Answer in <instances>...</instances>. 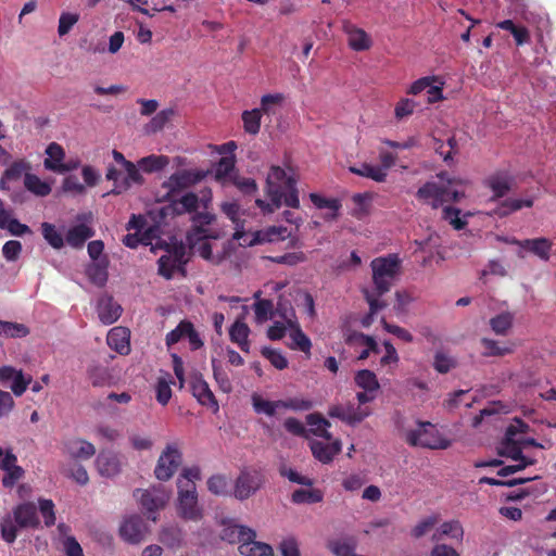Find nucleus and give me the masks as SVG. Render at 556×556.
I'll use <instances>...</instances> for the list:
<instances>
[{
  "instance_id": "1",
  "label": "nucleus",
  "mask_w": 556,
  "mask_h": 556,
  "mask_svg": "<svg viewBox=\"0 0 556 556\" xmlns=\"http://www.w3.org/2000/svg\"><path fill=\"white\" fill-rule=\"evenodd\" d=\"M266 194L269 202L257 199L255 204L264 213H273L282 205L298 208L300 206L296 179L289 176L282 167L271 165L266 179Z\"/></svg>"
},
{
  "instance_id": "2",
  "label": "nucleus",
  "mask_w": 556,
  "mask_h": 556,
  "mask_svg": "<svg viewBox=\"0 0 556 556\" xmlns=\"http://www.w3.org/2000/svg\"><path fill=\"white\" fill-rule=\"evenodd\" d=\"M438 177L442 182L428 181L418 188L416 198L429 204L432 208H439L445 203L459 202L464 197L463 191H456L451 186L462 184L460 179L450 178L446 173H441Z\"/></svg>"
},
{
  "instance_id": "3",
  "label": "nucleus",
  "mask_w": 556,
  "mask_h": 556,
  "mask_svg": "<svg viewBox=\"0 0 556 556\" xmlns=\"http://www.w3.org/2000/svg\"><path fill=\"white\" fill-rule=\"evenodd\" d=\"M401 261L397 254L379 256L371 261L374 291L372 294L382 296L389 292L391 286L399 275Z\"/></svg>"
},
{
  "instance_id": "4",
  "label": "nucleus",
  "mask_w": 556,
  "mask_h": 556,
  "mask_svg": "<svg viewBox=\"0 0 556 556\" xmlns=\"http://www.w3.org/2000/svg\"><path fill=\"white\" fill-rule=\"evenodd\" d=\"M409 446L429 450H446L451 442L443 438L430 421H417V428L404 431Z\"/></svg>"
},
{
  "instance_id": "5",
  "label": "nucleus",
  "mask_w": 556,
  "mask_h": 556,
  "mask_svg": "<svg viewBox=\"0 0 556 556\" xmlns=\"http://www.w3.org/2000/svg\"><path fill=\"white\" fill-rule=\"evenodd\" d=\"M178 486V513L185 520L200 521L203 518V509L198 503L195 483L177 481Z\"/></svg>"
},
{
  "instance_id": "6",
  "label": "nucleus",
  "mask_w": 556,
  "mask_h": 556,
  "mask_svg": "<svg viewBox=\"0 0 556 556\" xmlns=\"http://www.w3.org/2000/svg\"><path fill=\"white\" fill-rule=\"evenodd\" d=\"M206 177V173L198 169H182L170 175L163 181L162 188L165 189L164 198L172 200L178 197L186 189L197 185Z\"/></svg>"
},
{
  "instance_id": "7",
  "label": "nucleus",
  "mask_w": 556,
  "mask_h": 556,
  "mask_svg": "<svg viewBox=\"0 0 556 556\" xmlns=\"http://www.w3.org/2000/svg\"><path fill=\"white\" fill-rule=\"evenodd\" d=\"M265 481L266 478L260 469H243L235 480L232 495L239 501L249 500Z\"/></svg>"
},
{
  "instance_id": "8",
  "label": "nucleus",
  "mask_w": 556,
  "mask_h": 556,
  "mask_svg": "<svg viewBox=\"0 0 556 556\" xmlns=\"http://www.w3.org/2000/svg\"><path fill=\"white\" fill-rule=\"evenodd\" d=\"M182 463V453L175 443L166 445L154 468L156 479L168 481Z\"/></svg>"
},
{
  "instance_id": "9",
  "label": "nucleus",
  "mask_w": 556,
  "mask_h": 556,
  "mask_svg": "<svg viewBox=\"0 0 556 556\" xmlns=\"http://www.w3.org/2000/svg\"><path fill=\"white\" fill-rule=\"evenodd\" d=\"M186 339L192 351L203 348L204 341L194 328V325L187 319L181 320L174 330H169L165 336V344L170 346Z\"/></svg>"
},
{
  "instance_id": "10",
  "label": "nucleus",
  "mask_w": 556,
  "mask_h": 556,
  "mask_svg": "<svg viewBox=\"0 0 556 556\" xmlns=\"http://www.w3.org/2000/svg\"><path fill=\"white\" fill-rule=\"evenodd\" d=\"M208 202L210 200H203L202 204L204 211H195L191 216L192 227L187 233V242L190 245H194L198 240H204V238L211 237L206 226L215 220V215L207 211Z\"/></svg>"
},
{
  "instance_id": "11",
  "label": "nucleus",
  "mask_w": 556,
  "mask_h": 556,
  "mask_svg": "<svg viewBox=\"0 0 556 556\" xmlns=\"http://www.w3.org/2000/svg\"><path fill=\"white\" fill-rule=\"evenodd\" d=\"M290 232L286 227H271L266 231H256L250 235V239L244 233L243 230L237 229L233 233V239L237 241H241V245L253 247L255 244H262L265 242H274L276 240H285Z\"/></svg>"
},
{
  "instance_id": "12",
  "label": "nucleus",
  "mask_w": 556,
  "mask_h": 556,
  "mask_svg": "<svg viewBox=\"0 0 556 556\" xmlns=\"http://www.w3.org/2000/svg\"><path fill=\"white\" fill-rule=\"evenodd\" d=\"M148 532V525L140 515H131L119 527V535L129 544L141 543Z\"/></svg>"
},
{
  "instance_id": "13",
  "label": "nucleus",
  "mask_w": 556,
  "mask_h": 556,
  "mask_svg": "<svg viewBox=\"0 0 556 556\" xmlns=\"http://www.w3.org/2000/svg\"><path fill=\"white\" fill-rule=\"evenodd\" d=\"M139 496V503H141L142 509H144L147 513H149L148 518L152 521H156L155 515H152V513L161 509L164 507L165 503L167 502V495L164 490L162 489H152V490H136L135 495Z\"/></svg>"
},
{
  "instance_id": "14",
  "label": "nucleus",
  "mask_w": 556,
  "mask_h": 556,
  "mask_svg": "<svg viewBox=\"0 0 556 556\" xmlns=\"http://www.w3.org/2000/svg\"><path fill=\"white\" fill-rule=\"evenodd\" d=\"M243 544L239 545V552L245 556H273L269 544L256 542V532L253 529H244L242 532Z\"/></svg>"
},
{
  "instance_id": "15",
  "label": "nucleus",
  "mask_w": 556,
  "mask_h": 556,
  "mask_svg": "<svg viewBox=\"0 0 556 556\" xmlns=\"http://www.w3.org/2000/svg\"><path fill=\"white\" fill-rule=\"evenodd\" d=\"M14 522L20 528L37 529L40 520L37 515V507L31 502L18 504L13 509Z\"/></svg>"
},
{
  "instance_id": "16",
  "label": "nucleus",
  "mask_w": 556,
  "mask_h": 556,
  "mask_svg": "<svg viewBox=\"0 0 556 556\" xmlns=\"http://www.w3.org/2000/svg\"><path fill=\"white\" fill-rule=\"evenodd\" d=\"M16 463L17 457L11 451H7L4 457L0 459V469L5 471L2 479L5 488H12L25 475L23 467Z\"/></svg>"
},
{
  "instance_id": "17",
  "label": "nucleus",
  "mask_w": 556,
  "mask_h": 556,
  "mask_svg": "<svg viewBox=\"0 0 556 556\" xmlns=\"http://www.w3.org/2000/svg\"><path fill=\"white\" fill-rule=\"evenodd\" d=\"M98 318L105 325H111L118 320L122 314V306L112 295L103 294L98 299Z\"/></svg>"
},
{
  "instance_id": "18",
  "label": "nucleus",
  "mask_w": 556,
  "mask_h": 556,
  "mask_svg": "<svg viewBox=\"0 0 556 556\" xmlns=\"http://www.w3.org/2000/svg\"><path fill=\"white\" fill-rule=\"evenodd\" d=\"M48 157L45 160L43 164L48 170L65 174L72 170L74 166L63 163V159L65 156V152L61 146L56 142H51L46 151Z\"/></svg>"
},
{
  "instance_id": "19",
  "label": "nucleus",
  "mask_w": 556,
  "mask_h": 556,
  "mask_svg": "<svg viewBox=\"0 0 556 556\" xmlns=\"http://www.w3.org/2000/svg\"><path fill=\"white\" fill-rule=\"evenodd\" d=\"M191 391L201 405L211 407L214 412L218 410L217 400L202 376H194L192 378Z\"/></svg>"
},
{
  "instance_id": "20",
  "label": "nucleus",
  "mask_w": 556,
  "mask_h": 556,
  "mask_svg": "<svg viewBox=\"0 0 556 556\" xmlns=\"http://www.w3.org/2000/svg\"><path fill=\"white\" fill-rule=\"evenodd\" d=\"M130 332L128 328L123 326L114 327L106 337L109 346L115 350L119 355H128L130 351Z\"/></svg>"
},
{
  "instance_id": "21",
  "label": "nucleus",
  "mask_w": 556,
  "mask_h": 556,
  "mask_svg": "<svg viewBox=\"0 0 556 556\" xmlns=\"http://www.w3.org/2000/svg\"><path fill=\"white\" fill-rule=\"evenodd\" d=\"M96 467L102 477H114L121 472V462L118 456L112 452L102 451L96 458Z\"/></svg>"
},
{
  "instance_id": "22",
  "label": "nucleus",
  "mask_w": 556,
  "mask_h": 556,
  "mask_svg": "<svg viewBox=\"0 0 556 556\" xmlns=\"http://www.w3.org/2000/svg\"><path fill=\"white\" fill-rule=\"evenodd\" d=\"M485 186L493 191L491 201H496L508 194L511 190L513 178L503 173H496L485 179Z\"/></svg>"
},
{
  "instance_id": "23",
  "label": "nucleus",
  "mask_w": 556,
  "mask_h": 556,
  "mask_svg": "<svg viewBox=\"0 0 556 556\" xmlns=\"http://www.w3.org/2000/svg\"><path fill=\"white\" fill-rule=\"evenodd\" d=\"M328 414L331 417L346 421L349 425H356V422H361L368 415V412L354 407V405H337L330 407Z\"/></svg>"
},
{
  "instance_id": "24",
  "label": "nucleus",
  "mask_w": 556,
  "mask_h": 556,
  "mask_svg": "<svg viewBox=\"0 0 556 556\" xmlns=\"http://www.w3.org/2000/svg\"><path fill=\"white\" fill-rule=\"evenodd\" d=\"M94 233L96 232L91 227L85 224H78L67 230L65 241L70 247L74 249H81L86 241L93 237Z\"/></svg>"
},
{
  "instance_id": "25",
  "label": "nucleus",
  "mask_w": 556,
  "mask_h": 556,
  "mask_svg": "<svg viewBox=\"0 0 556 556\" xmlns=\"http://www.w3.org/2000/svg\"><path fill=\"white\" fill-rule=\"evenodd\" d=\"M344 31L348 35L349 46L356 51L367 50L371 46V40L368 35L362 30L361 27H357L353 24H348L344 26Z\"/></svg>"
},
{
  "instance_id": "26",
  "label": "nucleus",
  "mask_w": 556,
  "mask_h": 556,
  "mask_svg": "<svg viewBox=\"0 0 556 556\" xmlns=\"http://www.w3.org/2000/svg\"><path fill=\"white\" fill-rule=\"evenodd\" d=\"M533 206L532 199H505L497 203L495 208L493 210V216H497L498 218H504V216H509V214L521 210L522 207H531Z\"/></svg>"
},
{
  "instance_id": "27",
  "label": "nucleus",
  "mask_w": 556,
  "mask_h": 556,
  "mask_svg": "<svg viewBox=\"0 0 556 556\" xmlns=\"http://www.w3.org/2000/svg\"><path fill=\"white\" fill-rule=\"evenodd\" d=\"M109 261L106 256H103L100 258V261H93L92 264H90L87 269L86 274L89 278V280L94 285L98 286V288H102L108 281L109 273Z\"/></svg>"
},
{
  "instance_id": "28",
  "label": "nucleus",
  "mask_w": 556,
  "mask_h": 556,
  "mask_svg": "<svg viewBox=\"0 0 556 556\" xmlns=\"http://www.w3.org/2000/svg\"><path fill=\"white\" fill-rule=\"evenodd\" d=\"M250 333L251 330L248 324L240 320H236L230 326V331L228 332V334H230V341L237 343L238 346L244 352H250Z\"/></svg>"
},
{
  "instance_id": "29",
  "label": "nucleus",
  "mask_w": 556,
  "mask_h": 556,
  "mask_svg": "<svg viewBox=\"0 0 556 556\" xmlns=\"http://www.w3.org/2000/svg\"><path fill=\"white\" fill-rule=\"evenodd\" d=\"M173 204V208L177 214L194 213L202 201L193 191H187L179 199L173 198L169 200Z\"/></svg>"
},
{
  "instance_id": "30",
  "label": "nucleus",
  "mask_w": 556,
  "mask_h": 556,
  "mask_svg": "<svg viewBox=\"0 0 556 556\" xmlns=\"http://www.w3.org/2000/svg\"><path fill=\"white\" fill-rule=\"evenodd\" d=\"M184 540L185 533L178 526L164 527L160 533V542L172 549L180 548L184 545Z\"/></svg>"
},
{
  "instance_id": "31",
  "label": "nucleus",
  "mask_w": 556,
  "mask_h": 556,
  "mask_svg": "<svg viewBox=\"0 0 556 556\" xmlns=\"http://www.w3.org/2000/svg\"><path fill=\"white\" fill-rule=\"evenodd\" d=\"M464 535V529L459 521L451 520L443 522L431 535L432 542H440L445 536H450L453 540H462Z\"/></svg>"
},
{
  "instance_id": "32",
  "label": "nucleus",
  "mask_w": 556,
  "mask_h": 556,
  "mask_svg": "<svg viewBox=\"0 0 556 556\" xmlns=\"http://www.w3.org/2000/svg\"><path fill=\"white\" fill-rule=\"evenodd\" d=\"M349 172L365 178H369L377 182L386 181L387 174L383 169H380L379 165H372L369 163H361L359 165L349 166Z\"/></svg>"
},
{
  "instance_id": "33",
  "label": "nucleus",
  "mask_w": 556,
  "mask_h": 556,
  "mask_svg": "<svg viewBox=\"0 0 556 556\" xmlns=\"http://www.w3.org/2000/svg\"><path fill=\"white\" fill-rule=\"evenodd\" d=\"M324 493L318 488L295 489L291 501L293 504H317L323 502Z\"/></svg>"
},
{
  "instance_id": "34",
  "label": "nucleus",
  "mask_w": 556,
  "mask_h": 556,
  "mask_svg": "<svg viewBox=\"0 0 556 556\" xmlns=\"http://www.w3.org/2000/svg\"><path fill=\"white\" fill-rule=\"evenodd\" d=\"M515 433H516L515 427L510 426L506 431V439L502 443V448L500 450V455L509 457L511 459L526 458L522 455L520 445L517 442H515L513 439Z\"/></svg>"
},
{
  "instance_id": "35",
  "label": "nucleus",
  "mask_w": 556,
  "mask_h": 556,
  "mask_svg": "<svg viewBox=\"0 0 556 556\" xmlns=\"http://www.w3.org/2000/svg\"><path fill=\"white\" fill-rule=\"evenodd\" d=\"M70 454L74 458L89 459L96 455V447L91 442L84 439H74L68 443Z\"/></svg>"
},
{
  "instance_id": "36",
  "label": "nucleus",
  "mask_w": 556,
  "mask_h": 556,
  "mask_svg": "<svg viewBox=\"0 0 556 556\" xmlns=\"http://www.w3.org/2000/svg\"><path fill=\"white\" fill-rule=\"evenodd\" d=\"M495 26L509 31L514 36L517 46H522L530 40L528 28L526 26L516 25L513 20L497 22Z\"/></svg>"
},
{
  "instance_id": "37",
  "label": "nucleus",
  "mask_w": 556,
  "mask_h": 556,
  "mask_svg": "<svg viewBox=\"0 0 556 556\" xmlns=\"http://www.w3.org/2000/svg\"><path fill=\"white\" fill-rule=\"evenodd\" d=\"M481 344L484 348L482 355L485 357H502L510 355L515 350L513 344L501 345L500 342L488 338H482Z\"/></svg>"
},
{
  "instance_id": "38",
  "label": "nucleus",
  "mask_w": 556,
  "mask_h": 556,
  "mask_svg": "<svg viewBox=\"0 0 556 556\" xmlns=\"http://www.w3.org/2000/svg\"><path fill=\"white\" fill-rule=\"evenodd\" d=\"M307 425L312 427L311 432L317 437H321L326 440L331 439V434L328 432L330 421L323 417L318 413H312L306 416Z\"/></svg>"
},
{
  "instance_id": "39",
  "label": "nucleus",
  "mask_w": 556,
  "mask_h": 556,
  "mask_svg": "<svg viewBox=\"0 0 556 556\" xmlns=\"http://www.w3.org/2000/svg\"><path fill=\"white\" fill-rule=\"evenodd\" d=\"M24 185L29 192L37 197H48L52 192V187L34 174L25 175Z\"/></svg>"
},
{
  "instance_id": "40",
  "label": "nucleus",
  "mask_w": 556,
  "mask_h": 556,
  "mask_svg": "<svg viewBox=\"0 0 556 556\" xmlns=\"http://www.w3.org/2000/svg\"><path fill=\"white\" fill-rule=\"evenodd\" d=\"M223 525L224 528L220 532V540H224L225 542H228L230 544L238 543L239 545H242V532L244 531V529H251L250 527L247 526L235 525L226 521H224Z\"/></svg>"
},
{
  "instance_id": "41",
  "label": "nucleus",
  "mask_w": 556,
  "mask_h": 556,
  "mask_svg": "<svg viewBox=\"0 0 556 556\" xmlns=\"http://www.w3.org/2000/svg\"><path fill=\"white\" fill-rule=\"evenodd\" d=\"M355 383L367 392H376L380 389L377 375L369 369H361L355 375Z\"/></svg>"
},
{
  "instance_id": "42",
  "label": "nucleus",
  "mask_w": 556,
  "mask_h": 556,
  "mask_svg": "<svg viewBox=\"0 0 556 556\" xmlns=\"http://www.w3.org/2000/svg\"><path fill=\"white\" fill-rule=\"evenodd\" d=\"M519 244L521 248L531 251L532 253L536 254L539 257L543 260L549 258L552 243L548 240L543 239V237L534 240H525Z\"/></svg>"
},
{
  "instance_id": "43",
  "label": "nucleus",
  "mask_w": 556,
  "mask_h": 556,
  "mask_svg": "<svg viewBox=\"0 0 556 556\" xmlns=\"http://www.w3.org/2000/svg\"><path fill=\"white\" fill-rule=\"evenodd\" d=\"M208 492L216 496L229 495V478L225 475H213L206 481Z\"/></svg>"
},
{
  "instance_id": "44",
  "label": "nucleus",
  "mask_w": 556,
  "mask_h": 556,
  "mask_svg": "<svg viewBox=\"0 0 556 556\" xmlns=\"http://www.w3.org/2000/svg\"><path fill=\"white\" fill-rule=\"evenodd\" d=\"M364 298L369 305V313L363 317L361 323L363 326L368 327L372 323L374 315L382 311L387 306V302L381 300V296H377L367 290L364 291Z\"/></svg>"
},
{
  "instance_id": "45",
  "label": "nucleus",
  "mask_w": 556,
  "mask_h": 556,
  "mask_svg": "<svg viewBox=\"0 0 556 556\" xmlns=\"http://www.w3.org/2000/svg\"><path fill=\"white\" fill-rule=\"evenodd\" d=\"M214 380L217 383L220 391L229 393L232 390L231 381L229 380V374L224 368L220 362L216 359L211 361Z\"/></svg>"
},
{
  "instance_id": "46",
  "label": "nucleus",
  "mask_w": 556,
  "mask_h": 556,
  "mask_svg": "<svg viewBox=\"0 0 556 556\" xmlns=\"http://www.w3.org/2000/svg\"><path fill=\"white\" fill-rule=\"evenodd\" d=\"M440 521V515H428V517L418 521L409 531L414 540H420L429 531H431Z\"/></svg>"
},
{
  "instance_id": "47",
  "label": "nucleus",
  "mask_w": 556,
  "mask_h": 556,
  "mask_svg": "<svg viewBox=\"0 0 556 556\" xmlns=\"http://www.w3.org/2000/svg\"><path fill=\"white\" fill-rule=\"evenodd\" d=\"M169 163V159L165 155H149L139 160V166L144 173H156L163 170V168Z\"/></svg>"
},
{
  "instance_id": "48",
  "label": "nucleus",
  "mask_w": 556,
  "mask_h": 556,
  "mask_svg": "<svg viewBox=\"0 0 556 556\" xmlns=\"http://www.w3.org/2000/svg\"><path fill=\"white\" fill-rule=\"evenodd\" d=\"M176 114L174 109H164L156 113L148 123L147 131L148 132H159L164 129L166 123H168L173 116Z\"/></svg>"
},
{
  "instance_id": "49",
  "label": "nucleus",
  "mask_w": 556,
  "mask_h": 556,
  "mask_svg": "<svg viewBox=\"0 0 556 556\" xmlns=\"http://www.w3.org/2000/svg\"><path fill=\"white\" fill-rule=\"evenodd\" d=\"M311 451L314 457L324 464L330 463L336 456V450L329 443L317 440L311 442Z\"/></svg>"
},
{
  "instance_id": "50",
  "label": "nucleus",
  "mask_w": 556,
  "mask_h": 556,
  "mask_svg": "<svg viewBox=\"0 0 556 556\" xmlns=\"http://www.w3.org/2000/svg\"><path fill=\"white\" fill-rule=\"evenodd\" d=\"M288 325L291 328H293V331L291 333V339L293 341L292 348L309 353L312 348L311 339L302 331V329L293 320H288Z\"/></svg>"
},
{
  "instance_id": "51",
  "label": "nucleus",
  "mask_w": 556,
  "mask_h": 556,
  "mask_svg": "<svg viewBox=\"0 0 556 556\" xmlns=\"http://www.w3.org/2000/svg\"><path fill=\"white\" fill-rule=\"evenodd\" d=\"M41 232L46 241L52 249L60 250L64 247V239L62 233L55 228V225L50 223L41 224Z\"/></svg>"
},
{
  "instance_id": "52",
  "label": "nucleus",
  "mask_w": 556,
  "mask_h": 556,
  "mask_svg": "<svg viewBox=\"0 0 556 556\" xmlns=\"http://www.w3.org/2000/svg\"><path fill=\"white\" fill-rule=\"evenodd\" d=\"M262 111L253 109L242 113V121L244 130L250 135H256L261 129Z\"/></svg>"
},
{
  "instance_id": "53",
  "label": "nucleus",
  "mask_w": 556,
  "mask_h": 556,
  "mask_svg": "<svg viewBox=\"0 0 556 556\" xmlns=\"http://www.w3.org/2000/svg\"><path fill=\"white\" fill-rule=\"evenodd\" d=\"M30 170V164L26 162L25 160H17L10 164V166L7 168V170L3 174V177L1 179V185L4 184V179L8 180H17L23 175L29 174Z\"/></svg>"
},
{
  "instance_id": "54",
  "label": "nucleus",
  "mask_w": 556,
  "mask_h": 556,
  "mask_svg": "<svg viewBox=\"0 0 556 556\" xmlns=\"http://www.w3.org/2000/svg\"><path fill=\"white\" fill-rule=\"evenodd\" d=\"M356 546L354 539H338L329 544L330 551L337 556H356Z\"/></svg>"
},
{
  "instance_id": "55",
  "label": "nucleus",
  "mask_w": 556,
  "mask_h": 556,
  "mask_svg": "<svg viewBox=\"0 0 556 556\" xmlns=\"http://www.w3.org/2000/svg\"><path fill=\"white\" fill-rule=\"evenodd\" d=\"M514 316L510 313H502L490 320V325L496 336H506L513 327Z\"/></svg>"
},
{
  "instance_id": "56",
  "label": "nucleus",
  "mask_w": 556,
  "mask_h": 556,
  "mask_svg": "<svg viewBox=\"0 0 556 556\" xmlns=\"http://www.w3.org/2000/svg\"><path fill=\"white\" fill-rule=\"evenodd\" d=\"M462 210L446 205L442 210V218L447 222L454 229L462 230L467 226V220L460 216Z\"/></svg>"
},
{
  "instance_id": "57",
  "label": "nucleus",
  "mask_w": 556,
  "mask_h": 556,
  "mask_svg": "<svg viewBox=\"0 0 556 556\" xmlns=\"http://www.w3.org/2000/svg\"><path fill=\"white\" fill-rule=\"evenodd\" d=\"M279 404V400H275L270 402V400H263L261 395L253 394L252 395V406L256 413H263L268 416H275L276 409L281 408Z\"/></svg>"
},
{
  "instance_id": "58",
  "label": "nucleus",
  "mask_w": 556,
  "mask_h": 556,
  "mask_svg": "<svg viewBox=\"0 0 556 556\" xmlns=\"http://www.w3.org/2000/svg\"><path fill=\"white\" fill-rule=\"evenodd\" d=\"M309 199L317 208H330L332 211L330 219L337 218L341 207L339 199H326L317 193H311Z\"/></svg>"
},
{
  "instance_id": "59",
  "label": "nucleus",
  "mask_w": 556,
  "mask_h": 556,
  "mask_svg": "<svg viewBox=\"0 0 556 556\" xmlns=\"http://www.w3.org/2000/svg\"><path fill=\"white\" fill-rule=\"evenodd\" d=\"M38 508L43 518L45 526L51 528L55 523V504L52 500L39 498Z\"/></svg>"
},
{
  "instance_id": "60",
  "label": "nucleus",
  "mask_w": 556,
  "mask_h": 556,
  "mask_svg": "<svg viewBox=\"0 0 556 556\" xmlns=\"http://www.w3.org/2000/svg\"><path fill=\"white\" fill-rule=\"evenodd\" d=\"M159 274L163 276L165 279L173 278L176 271L180 273V266L177 263L173 262V256L168 254H163L159 261Z\"/></svg>"
},
{
  "instance_id": "61",
  "label": "nucleus",
  "mask_w": 556,
  "mask_h": 556,
  "mask_svg": "<svg viewBox=\"0 0 556 556\" xmlns=\"http://www.w3.org/2000/svg\"><path fill=\"white\" fill-rule=\"evenodd\" d=\"M457 365L456 361L451 356L444 354L442 351H437L433 358V368L440 374H446L455 368Z\"/></svg>"
},
{
  "instance_id": "62",
  "label": "nucleus",
  "mask_w": 556,
  "mask_h": 556,
  "mask_svg": "<svg viewBox=\"0 0 556 556\" xmlns=\"http://www.w3.org/2000/svg\"><path fill=\"white\" fill-rule=\"evenodd\" d=\"M166 251L169 256H173V262H177L180 266V273L186 275V245L182 242L174 243L167 245Z\"/></svg>"
},
{
  "instance_id": "63",
  "label": "nucleus",
  "mask_w": 556,
  "mask_h": 556,
  "mask_svg": "<svg viewBox=\"0 0 556 556\" xmlns=\"http://www.w3.org/2000/svg\"><path fill=\"white\" fill-rule=\"evenodd\" d=\"M262 355L277 369H285L289 365L288 359L279 350L265 346L262 349Z\"/></svg>"
},
{
  "instance_id": "64",
  "label": "nucleus",
  "mask_w": 556,
  "mask_h": 556,
  "mask_svg": "<svg viewBox=\"0 0 556 556\" xmlns=\"http://www.w3.org/2000/svg\"><path fill=\"white\" fill-rule=\"evenodd\" d=\"M23 245L20 241L10 240L2 247V254L7 262H16L21 256Z\"/></svg>"
}]
</instances>
